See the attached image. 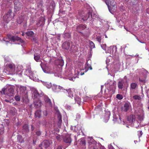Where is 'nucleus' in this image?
<instances>
[{"label":"nucleus","instance_id":"f257e3e1","mask_svg":"<svg viewBox=\"0 0 149 149\" xmlns=\"http://www.w3.org/2000/svg\"><path fill=\"white\" fill-rule=\"evenodd\" d=\"M14 17V14L11 10H9L3 17V23L4 24L8 23Z\"/></svg>","mask_w":149,"mask_h":149},{"label":"nucleus","instance_id":"f03ea898","mask_svg":"<svg viewBox=\"0 0 149 149\" xmlns=\"http://www.w3.org/2000/svg\"><path fill=\"white\" fill-rule=\"evenodd\" d=\"M4 72L8 74H13L16 73V66L13 63H9L8 68L4 70Z\"/></svg>","mask_w":149,"mask_h":149},{"label":"nucleus","instance_id":"7ed1b4c3","mask_svg":"<svg viewBox=\"0 0 149 149\" xmlns=\"http://www.w3.org/2000/svg\"><path fill=\"white\" fill-rule=\"evenodd\" d=\"M105 86L108 92L109 91H111V93H114L115 90L116 88V82L114 81L109 80L108 82L105 84Z\"/></svg>","mask_w":149,"mask_h":149},{"label":"nucleus","instance_id":"20e7f679","mask_svg":"<svg viewBox=\"0 0 149 149\" xmlns=\"http://www.w3.org/2000/svg\"><path fill=\"white\" fill-rule=\"evenodd\" d=\"M14 92L13 89L11 86H10L8 89L5 88H3L1 91L2 94L5 95L6 96L9 97L13 96L14 94Z\"/></svg>","mask_w":149,"mask_h":149},{"label":"nucleus","instance_id":"39448f33","mask_svg":"<svg viewBox=\"0 0 149 149\" xmlns=\"http://www.w3.org/2000/svg\"><path fill=\"white\" fill-rule=\"evenodd\" d=\"M113 2L112 0H111L110 2L108 1L107 0L106 1V3L108 6L109 11L111 13L116 10V8L115 3L113 4Z\"/></svg>","mask_w":149,"mask_h":149},{"label":"nucleus","instance_id":"423d86ee","mask_svg":"<svg viewBox=\"0 0 149 149\" xmlns=\"http://www.w3.org/2000/svg\"><path fill=\"white\" fill-rule=\"evenodd\" d=\"M14 12L16 13H18L21 11L23 8V4L20 2L15 1L14 3Z\"/></svg>","mask_w":149,"mask_h":149},{"label":"nucleus","instance_id":"0eeeda50","mask_svg":"<svg viewBox=\"0 0 149 149\" xmlns=\"http://www.w3.org/2000/svg\"><path fill=\"white\" fill-rule=\"evenodd\" d=\"M77 75L75 74L73 76V74L72 73V71L69 72H67L65 74V75L68 77L69 79L72 81H74L75 78L77 77V75L79 74V72H77Z\"/></svg>","mask_w":149,"mask_h":149},{"label":"nucleus","instance_id":"6e6552de","mask_svg":"<svg viewBox=\"0 0 149 149\" xmlns=\"http://www.w3.org/2000/svg\"><path fill=\"white\" fill-rule=\"evenodd\" d=\"M113 121L115 123H118L120 124H122L124 125H125V122L123 121L122 122L121 119L120 117L118 115H117L115 114H113Z\"/></svg>","mask_w":149,"mask_h":149},{"label":"nucleus","instance_id":"1a4fd4ad","mask_svg":"<svg viewBox=\"0 0 149 149\" xmlns=\"http://www.w3.org/2000/svg\"><path fill=\"white\" fill-rule=\"evenodd\" d=\"M29 77L31 79L35 81L39 82V80L37 77V75L36 72L30 71L29 72Z\"/></svg>","mask_w":149,"mask_h":149},{"label":"nucleus","instance_id":"9d476101","mask_svg":"<svg viewBox=\"0 0 149 149\" xmlns=\"http://www.w3.org/2000/svg\"><path fill=\"white\" fill-rule=\"evenodd\" d=\"M107 50L106 51V53H113L114 52V49L115 52L117 51V48L116 47L113 46L107 48Z\"/></svg>","mask_w":149,"mask_h":149},{"label":"nucleus","instance_id":"9b49d317","mask_svg":"<svg viewBox=\"0 0 149 149\" xmlns=\"http://www.w3.org/2000/svg\"><path fill=\"white\" fill-rule=\"evenodd\" d=\"M110 114V113L109 111L107 112L101 118L103 119V120L104 122H107L109 119Z\"/></svg>","mask_w":149,"mask_h":149},{"label":"nucleus","instance_id":"f8f14e48","mask_svg":"<svg viewBox=\"0 0 149 149\" xmlns=\"http://www.w3.org/2000/svg\"><path fill=\"white\" fill-rule=\"evenodd\" d=\"M27 17L25 15L21 16L19 17L17 19V22L18 24H21L24 21H26Z\"/></svg>","mask_w":149,"mask_h":149},{"label":"nucleus","instance_id":"ddd939ff","mask_svg":"<svg viewBox=\"0 0 149 149\" xmlns=\"http://www.w3.org/2000/svg\"><path fill=\"white\" fill-rule=\"evenodd\" d=\"M8 40L9 41L11 40L12 41L14 42L15 40H20V42H22V40L19 37L17 36H9L8 37Z\"/></svg>","mask_w":149,"mask_h":149},{"label":"nucleus","instance_id":"4468645a","mask_svg":"<svg viewBox=\"0 0 149 149\" xmlns=\"http://www.w3.org/2000/svg\"><path fill=\"white\" fill-rule=\"evenodd\" d=\"M135 118V117L134 116H133L132 115H130L127 118V123L129 124H131L133 122V121L134 120Z\"/></svg>","mask_w":149,"mask_h":149},{"label":"nucleus","instance_id":"2eb2a0df","mask_svg":"<svg viewBox=\"0 0 149 149\" xmlns=\"http://www.w3.org/2000/svg\"><path fill=\"white\" fill-rule=\"evenodd\" d=\"M65 92L67 93H68L67 95L68 96L70 97H72L73 96V93L72 91V89L71 88H69L68 89L64 90Z\"/></svg>","mask_w":149,"mask_h":149},{"label":"nucleus","instance_id":"dca6fc26","mask_svg":"<svg viewBox=\"0 0 149 149\" xmlns=\"http://www.w3.org/2000/svg\"><path fill=\"white\" fill-rule=\"evenodd\" d=\"M52 143V141H49L48 140L44 141L42 143V145H43L45 148H47Z\"/></svg>","mask_w":149,"mask_h":149},{"label":"nucleus","instance_id":"f3484780","mask_svg":"<svg viewBox=\"0 0 149 149\" xmlns=\"http://www.w3.org/2000/svg\"><path fill=\"white\" fill-rule=\"evenodd\" d=\"M70 45V42H64L63 44V48L68 49H69Z\"/></svg>","mask_w":149,"mask_h":149},{"label":"nucleus","instance_id":"a211bd4d","mask_svg":"<svg viewBox=\"0 0 149 149\" xmlns=\"http://www.w3.org/2000/svg\"><path fill=\"white\" fill-rule=\"evenodd\" d=\"M89 69L90 70H92V68L91 65L89 64H88L87 62L85 65L84 69L83 70H84L85 72H86Z\"/></svg>","mask_w":149,"mask_h":149},{"label":"nucleus","instance_id":"6ab92c4d","mask_svg":"<svg viewBox=\"0 0 149 149\" xmlns=\"http://www.w3.org/2000/svg\"><path fill=\"white\" fill-rule=\"evenodd\" d=\"M41 102L39 100H38L37 101H34L33 102L34 106L36 108L40 107L41 106Z\"/></svg>","mask_w":149,"mask_h":149},{"label":"nucleus","instance_id":"aec40b11","mask_svg":"<svg viewBox=\"0 0 149 149\" xmlns=\"http://www.w3.org/2000/svg\"><path fill=\"white\" fill-rule=\"evenodd\" d=\"M130 107V104L129 103H126L124 105L123 110L124 111H127L129 109Z\"/></svg>","mask_w":149,"mask_h":149},{"label":"nucleus","instance_id":"412c9836","mask_svg":"<svg viewBox=\"0 0 149 149\" xmlns=\"http://www.w3.org/2000/svg\"><path fill=\"white\" fill-rule=\"evenodd\" d=\"M44 24V19L43 17H41L39 20L37 22L36 25L38 26H40L43 24Z\"/></svg>","mask_w":149,"mask_h":149},{"label":"nucleus","instance_id":"4be33fe9","mask_svg":"<svg viewBox=\"0 0 149 149\" xmlns=\"http://www.w3.org/2000/svg\"><path fill=\"white\" fill-rule=\"evenodd\" d=\"M85 28H86L85 25L83 24H80L77 26V30L79 32L80 30H83Z\"/></svg>","mask_w":149,"mask_h":149},{"label":"nucleus","instance_id":"5701e85b","mask_svg":"<svg viewBox=\"0 0 149 149\" xmlns=\"http://www.w3.org/2000/svg\"><path fill=\"white\" fill-rule=\"evenodd\" d=\"M17 87L19 88L20 92L22 93L25 92L26 90V87L24 86H17Z\"/></svg>","mask_w":149,"mask_h":149},{"label":"nucleus","instance_id":"b1692460","mask_svg":"<svg viewBox=\"0 0 149 149\" xmlns=\"http://www.w3.org/2000/svg\"><path fill=\"white\" fill-rule=\"evenodd\" d=\"M58 86L53 84L52 86V88L53 91L55 92H58L59 91V90L58 89Z\"/></svg>","mask_w":149,"mask_h":149},{"label":"nucleus","instance_id":"393cba45","mask_svg":"<svg viewBox=\"0 0 149 149\" xmlns=\"http://www.w3.org/2000/svg\"><path fill=\"white\" fill-rule=\"evenodd\" d=\"M63 141L66 143H70L71 142V139L69 136H67L63 139Z\"/></svg>","mask_w":149,"mask_h":149},{"label":"nucleus","instance_id":"a878e982","mask_svg":"<svg viewBox=\"0 0 149 149\" xmlns=\"http://www.w3.org/2000/svg\"><path fill=\"white\" fill-rule=\"evenodd\" d=\"M57 115L58 119V123H61L62 121L61 120V116L58 111H57Z\"/></svg>","mask_w":149,"mask_h":149},{"label":"nucleus","instance_id":"bb28decb","mask_svg":"<svg viewBox=\"0 0 149 149\" xmlns=\"http://www.w3.org/2000/svg\"><path fill=\"white\" fill-rule=\"evenodd\" d=\"M124 82L123 81H119L118 84V87L119 88L121 89L123 88Z\"/></svg>","mask_w":149,"mask_h":149},{"label":"nucleus","instance_id":"cd10ccee","mask_svg":"<svg viewBox=\"0 0 149 149\" xmlns=\"http://www.w3.org/2000/svg\"><path fill=\"white\" fill-rule=\"evenodd\" d=\"M40 56L39 55L35 54L34 55V59L37 62H38L40 61Z\"/></svg>","mask_w":149,"mask_h":149},{"label":"nucleus","instance_id":"c85d7f7f","mask_svg":"<svg viewBox=\"0 0 149 149\" xmlns=\"http://www.w3.org/2000/svg\"><path fill=\"white\" fill-rule=\"evenodd\" d=\"M43 84L46 86L48 88H49L52 87V85L50 83L47 82H43Z\"/></svg>","mask_w":149,"mask_h":149},{"label":"nucleus","instance_id":"c756f323","mask_svg":"<svg viewBox=\"0 0 149 149\" xmlns=\"http://www.w3.org/2000/svg\"><path fill=\"white\" fill-rule=\"evenodd\" d=\"M41 113L40 110H37L35 113V116L36 117L40 118V117Z\"/></svg>","mask_w":149,"mask_h":149},{"label":"nucleus","instance_id":"7c9ffc66","mask_svg":"<svg viewBox=\"0 0 149 149\" xmlns=\"http://www.w3.org/2000/svg\"><path fill=\"white\" fill-rule=\"evenodd\" d=\"M75 100L76 102H77V103L79 104H80L81 103V99L78 97H76L75 98Z\"/></svg>","mask_w":149,"mask_h":149},{"label":"nucleus","instance_id":"2f4dec72","mask_svg":"<svg viewBox=\"0 0 149 149\" xmlns=\"http://www.w3.org/2000/svg\"><path fill=\"white\" fill-rule=\"evenodd\" d=\"M143 97L142 96L136 95L133 96L134 99L135 100H140Z\"/></svg>","mask_w":149,"mask_h":149},{"label":"nucleus","instance_id":"473e14b6","mask_svg":"<svg viewBox=\"0 0 149 149\" xmlns=\"http://www.w3.org/2000/svg\"><path fill=\"white\" fill-rule=\"evenodd\" d=\"M137 86V84L134 83H133L131 84V88L132 89H134Z\"/></svg>","mask_w":149,"mask_h":149},{"label":"nucleus","instance_id":"72a5a7b5","mask_svg":"<svg viewBox=\"0 0 149 149\" xmlns=\"http://www.w3.org/2000/svg\"><path fill=\"white\" fill-rule=\"evenodd\" d=\"M26 34L28 36H31L33 34V33L31 31H29L26 32Z\"/></svg>","mask_w":149,"mask_h":149},{"label":"nucleus","instance_id":"f704fd0d","mask_svg":"<svg viewBox=\"0 0 149 149\" xmlns=\"http://www.w3.org/2000/svg\"><path fill=\"white\" fill-rule=\"evenodd\" d=\"M22 69V66H17L16 68V73L20 71Z\"/></svg>","mask_w":149,"mask_h":149},{"label":"nucleus","instance_id":"c9c22d12","mask_svg":"<svg viewBox=\"0 0 149 149\" xmlns=\"http://www.w3.org/2000/svg\"><path fill=\"white\" fill-rule=\"evenodd\" d=\"M45 101L46 103H48L49 104L51 105V100L48 97H45Z\"/></svg>","mask_w":149,"mask_h":149},{"label":"nucleus","instance_id":"e433bc0d","mask_svg":"<svg viewBox=\"0 0 149 149\" xmlns=\"http://www.w3.org/2000/svg\"><path fill=\"white\" fill-rule=\"evenodd\" d=\"M42 70L45 73H50L49 70L47 68H46L45 69H44L42 68Z\"/></svg>","mask_w":149,"mask_h":149},{"label":"nucleus","instance_id":"4c0bfd02","mask_svg":"<svg viewBox=\"0 0 149 149\" xmlns=\"http://www.w3.org/2000/svg\"><path fill=\"white\" fill-rule=\"evenodd\" d=\"M58 90H59V91L61 90H63V91L64 92H65V91H64V90H65V89H64V88L61 86H58Z\"/></svg>","mask_w":149,"mask_h":149},{"label":"nucleus","instance_id":"58836bf2","mask_svg":"<svg viewBox=\"0 0 149 149\" xmlns=\"http://www.w3.org/2000/svg\"><path fill=\"white\" fill-rule=\"evenodd\" d=\"M116 98L119 100H121L123 98V96L121 95L118 94L116 95Z\"/></svg>","mask_w":149,"mask_h":149},{"label":"nucleus","instance_id":"ea45409f","mask_svg":"<svg viewBox=\"0 0 149 149\" xmlns=\"http://www.w3.org/2000/svg\"><path fill=\"white\" fill-rule=\"evenodd\" d=\"M89 44H90V47L91 48H93L95 47L94 44L91 41H90Z\"/></svg>","mask_w":149,"mask_h":149},{"label":"nucleus","instance_id":"a19ab883","mask_svg":"<svg viewBox=\"0 0 149 149\" xmlns=\"http://www.w3.org/2000/svg\"><path fill=\"white\" fill-rule=\"evenodd\" d=\"M80 144L84 145L86 144V142L83 139H80Z\"/></svg>","mask_w":149,"mask_h":149},{"label":"nucleus","instance_id":"79ce46f5","mask_svg":"<svg viewBox=\"0 0 149 149\" xmlns=\"http://www.w3.org/2000/svg\"><path fill=\"white\" fill-rule=\"evenodd\" d=\"M35 96L36 97H38L39 96V94L38 93L37 90H35L34 91V94Z\"/></svg>","mask_w":149,"mask_h":149},{"label":"nucleus","instance_id":"37998d69","mask_svg":"<svg viewBox=\"0 0 149 149\" xmlns=\"http://www.w3.org/2000/svg\"><path fill=\"white\" fill-rule=\"evenodd\" d=\"M15 98V100L17 101H19L20 100V97L18 95H16Z\"/></svg>","mask_w":149,"mask_h":149},{"label":"nucleus","instance_id":"c03bdc74","mask_svg":"<svg viewBox=\"0 0 149 149\" xmlns=\"http://www.w3.org/2000/svg\"><path fill=\"white\" fill-rule=\"evenodd\" d=\"M101 47L102 48L106 51L107 50V48H106V44H103L101 45Z\"/></svg>","mask_w":149,"mask_h":149},{"label":"nucleus","instance_id":"a18cd8bd","mask_svg":"<svg viewBox=\"0 0 149 149\" xmlns=\"http://www.w3.org/2000/svg\"><path fill=\"white\" fill-rule=\"evenodd\" d=\"M23 128L25 129L26 130H28V125L27 124L24 125L23 126Z\"/></svg>","mask_w":149,"mask_h":149},{"label":"nucleus","instance_id":"49530a36","mask_svg":"<svg viewBox=\"0 0 149 149\" xmlns=\"http://www.w3.org/2000/svg\"><path fill=\"white\" fill-rule=\"evenodd\" d=\"M96 39L100 43L101 40V37H97L96 38Z\"/></svg>","mask_w":149,"mask_h":149},{"label":"nucleus","instance_id":"de8ad7c7","mask_svg":"<svg viewBox=\"0 0 149 149\" xmlns=\"http://www.w3.org/2000/svg\"><path fill=\"white\" fill-rule=\"evenodd\" d=\"M142 134V133L141 131L138 132V135L139 137H140Z\"/></svg>","mask_w":149,"mask_h":149},{"label":"nucleus","instance_id":"09e8293b","mask_svg":"<svg viewBox=\"0 0 149 149\" xmlns=\"http://www.w3.org/2000/svg\"><path fill=\"white\" fill-rule=\"evenodd\" d=\"M65 107L66 109H67L68 110L70 109H71V107L70 106L67 105L65 106Z\"/></svg>","mask_w":149,"mask_h":149},{"label":"nucleus","instance_id":"8fccbe9b","mask_svg":"<svg viewBox=\"0 0 149 149\" xmlns=\"http://www.w3.org/2000/svg\"><path fill=\"white\" fill-rule=\"evenodd\" d=\"M56 138L58 140H60L61 139L60 136L58 135L56 136Z\"/></svg>","mask_w":149,"mask_h":149},{"label":"nucleus","instance_id":"3c124183","mask_svg":"<svg viewBox=\"0 0 149 149\" xmlns=\"http://www.w3.org/2000/svg\"><path fill=\"white\" fill-rule=\"evenodd\" d=\"M108 148L109 149H114L113 147L111 144H110L108 146Z\"/></svg>","mask_w":149,"mask_h":149},{"label":"nucleus","instance_id":"603ef678","mask_svg":"<svg viewBox=\"0 0 149 149\" xmlns=\"http://www.w3.org/2000/svg\"><path fill=\"white\" fill-rule=\"evenodd\" d=\"M36 134L38 135V136H39L41 134V132L40 131H37L36 132Z\"/></svg>","mask_w":149,"mask_h":149},{"label":"nucleus","instance_id":"864d4df0","mask_svg":"<svg viewBox=\"0 0 149 149\" xmlns=\"http://www.w3.org/2000/svg\"><path fill=\"white\" fill-rule=\"evenodd\" d=\"M43 114L45 116H46L47 114V112L46 111H45L43 112Z\"/></svg>","mask_w":149,"mask_h":149},{"label":"nucleus","instance_id":"5fc2aeb1","mask_svg":"<svg viewBox=\"0 0 149 149\" xmlns=\"http://www.w3.org/2000/svg\"><path fill=\"white\" fill-rule=\"evenodd\" d=\"M3 40L4 41H6V44H7L9 43V42L8 41H6V40H5V38H3Z\"/></svg>","mask_w":149,"mask_h":149},{"label":"nucleus","instance_id":"6e6d98bb","mask_svg":"<svg viewBox=\"0 0 149 149\" xmlns=\"http://www.w3.org/2000/svg\"><path fill=\"white\" fill-rule=\"evenodd\" d=\"M110 61V60L109 59H108V58H107L106 60V63L107 64V63H109Z\"/></svg>","mask_w":149,"mask_h":149},{"label":"nucleus","instance_id":"4d7b16f0","mask_svg":"<svg viewBox=\"0 0 149 149\" xmlns=\"http://www.w3.org/2000/svg\"><path fill=\"white\" fill-rule=\"evenodd\" d=\"M56 149H62V147L61 146H59Z\"/></svg>","mask_w":149,"mask_h":149},{"label":"nucleus","instance_id":"13d9d810","mask_svg":"<svg viewBox=\"0 0 149 149\" xmlns=\"http://www.w3.org/2000/svg\"><path fill=\"white\" fill-rule=\"evenodd\" d=\"M139 80L140 81L143 82H144L145 81L144 80L141 79L140 78H139Z\"/></svg>","mask_w":149,"mask_h":149},{"label":"nucleus","instance_id":"bf43d9fd","mask_svg":"<svg viewBox=\"0 0 149 149\" xmlns=\"http://www.w3.org/2000/svg\"><path fill=\"white\" fill-rule=\"evenodd\" d=\"M89 139L91 140V142H93V139L91 138H89Z\"/></svg>","mask_w":149,"mask_h":149},{"label":"nucleus","instance_id":"052dcab7","mask_svg":"<svg viewBox=\"0 0 149 149\" xmlns=\"http://www.w3.org/2000/svg\"><path fill=\"white\" fill-rule=\"evenodd\" d=\"M147 12L148 13H149V8L147 9Z\"/></svg>","mask_w":149,"mask_h":149},{"label":"nucleus","instance_id":"680f3d73","mask_svg":"<svg viewBox=\"0 0 149 149\" xmlns=\"http://www.w3.org/2000/svg\"><path fill=\"white\" fill-rule=\"evenodd\" d=\"M103 86H101V91L102 90V88H103Z\"/></svg>","mask_w":149,"mask_h":149},{"label":"nucleus","instance_id":"e2e57ef3","mask_svg":"<svg viewBox=\"0 0 149 149\" xmlns=\"http://www.w3.org/2000/svg\"><path fill=\"white\" fill-rule=\"evenodd\" d=\"M84 74V72H83V73H81L80 74V75H83Z\"/></svg>","mask_w":149,"mask_h":149},{"label":"nucleus","instance_id":"0e129e2a","mask_svg":"<svg viewBox=\"0 0 149 149\" xmlns=\"http://www.w3.org/2000/svg\"><path fill=\"white\" fill-rule=\"evenodd\" d=\"M66 35H68V36H69V37H70V35L69 34H68H68H66Z\"/></svg>","mask_w":149,"mask_h":149},{"label":"nucleus","instance_id":"69168bd1","mask_svg":"<svg viewBox=\"0 0 149 149\" xmlns=\"http://www.w3.org/2000/svg\"><path fill=\"white\" fill-rule=\"evenodd\" d=\"M24 33H22V36H23L24 35Z\"/></svg>","mask_w":149,"mask_h":149},{"label":"nucleus","instance_id":"338daca9","mask_svg":"<svg viewBox=\"0 0 149 149\" xmlns=\"http://www.w3.org/2000/svg\"><path fill=\"white\" fill-rule=\"evenodd\" d=\"M105 92L106 93V94H107V95L108 94V93H106V90L105 91Z\"/></svg>","mask_w":149,"mask_h":149},{"label":"nucleus","instance_id":"774afa93","mask_svg":"<svg viewBox=\"0 0 149 149\" xmlns=\"http://www.w3.org/2000/svg\"><path fill=\"white\" fill-rule=\"evenodd\" d=\"M5 101H6V102H8V100H5Z\"/></svg>","mask_w":149,"mask_h":149}]
</instances>
